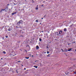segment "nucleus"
Masks as SVG:
<instances>
[{
    "label": "nucleus",
    "instance_id": "obj_53",
    "mask_svg": "<svg viewBox=\"0 0 76 76\" xmlns=\"http://www.w3.org/2000/svg\"><path fill=\"white\" fill-rule=\"evenodd\" d=\"M75 73V74H76V73Z\"/></svg>",
    "mask_w": 76,
    "mask_h": 76
},
{
    "label": "nucleus",
    "instance_id": "obj_6",
    "mask_svg": "<svg viewBox=\"0 0 76 76\" xmlns=\"http://www.w3.org/2000/svg\"><path fill=\"white\" fill-rule=\"evenodd\" d=\"M68 51V50H67V49L66 48H65L64 49V52H67Z\"/></svg>",
    "mask_w": 76,
    "mask_h": 76
},
{
    "label": "nucleus",
    "instance_id": "obj_2",
    "mask_svg": "<svg viewBox=\"0 0 76 76\" xmlns=\"http://www.w3.org/2000/svg\"><path fill=\"white\" fill-rule=\"evenodd\" d=\"M59 34H61V35H63V31H61L59 32Z\"/></svg>",
    "mask_w": 76,
    "mask_h": 76
},
{
    "label": "nucleus",
    "instance_id": "obj_18",
    "mask_svg": "<svg viewBox=\"0 0 76 76\" xmlns=\"http://www.w3.org/2000/svg\"><path fill=\"white\" fill-rule=\"evenodd\" d=\"M13 4H14V5H16L17 4H15V3H14Z\"/></svg>",
    "mask_w": 76,
    "mask_h": 76
},
{
    "label": "nucleus",
    "instance_id": "obj_20",
    "mask_svg": "<svg viewBox=\"0 0 76 76\" xmlns=\"http://www.w3.org/2000/svg\"><path fill=\"white\" fill-rule=\"evenodd\" d=\"M26 47H29V48H30V47H29V45H27Z\"/></svg>",
    "mask_w": 76,
    "mask_h": 76
},
{
    "label": "nucleus",
    "instance_id": "obj_47",
    "mask_svg": "<svg viewBox=\"0 0 76 76\" xmlns=\"http://www.w3.org/2000/svg\"><path fill=\"white\" fill-rule=\"evenodd\" d=\"M40 25L41 24V23H40Z\"/></svg>",
    "mask_w": 76,
    "mask_h": 76
},
{
    "label": "nucleus",
    "instance_id": "obj_50",
    "mask_svg": "<svg viewBox=\"0 0 76 76\" xmlns=\"http://www.w3.org/2000/svg\"><path fill=\"white\" fill-rule=\"evenodd\" d=\"M49 43H51V42H49Z\"/></svg>",
    "mask_w": 76,
    "mask_h": 76
},
{
    "label": "nucleus",
    "instance_id": "obj_42",
    "mask_svg": "<svg viewBox=\"0 0 76 76\" xmlns=\"http://www.w3.org/2000/svg\"><path fill=\"white\" fill-rule=\"evenodd\" d=\"M62 52H64V50H62Z\"/></svg>",
    "mask_w": 76,
    "mask_h": 76
},
{
    "label": "nucleus",
    "instance_id": "obj_8",
    "mask_svg": "<svg viewBox=\"0 0 76 76\" xmlns=\"http://www.w3.org/2000/svg\"><path fill=\"white\" fill-rule=\"evenodd\" d=\"M36 10H38V5H37L36 8Z\"/></svg>",
    "mask_w": 76,
    "mask_h": 76
},
{
    "label": "nucleus",
    "instance_id": "obj_27",
    "mask_svg": "<svg viewBox=\"0 0 76 76\" xmlns=\"http://www.w3.org/2000/svg\"><path fill=\"white\" fill-rule=\"evenodd\" d=\"M32 1L33 2V3H34V1L33 0H32Z\"/></svg>",
    "mask_w": 76,
    "mask_h": 76
},
{
    "label": "nucleus",
    "instance_id": "obj_43",
    "mask_svg": "<svg viewBox=\"0 0 76 76\" xmlns=\"http://www.w3.org/2000/svg\"><path fill=\"white\" fill-rule=\"evenodd\" d=\"M32 57H34V56L32 55Z\"/></svg>",
    "mask_w": 76,
    "mask_h": 76
},
{
    "label": "nucleus",
    "instance_id": "obj_39",
    "mask_svg": "<svg viewBox=\"0 0 76 76\" xmlns=\"http://www.w3.org/2000/svg\"><path fill=\"white\" fill-rule=\"evenodd\" d=\"M16 34H17V33H16V34H15V35H16Z\"/></svg>",
    "mask_w": 76,
    "mask_h": 76
},
{
    "label": "nucleus",
    "instance_id": "obj_44",
    "mask_svg": "<svg viewBox=\"0 0 76 76\" xmlns=\"http://www.w3.org/2000/svg\"><path fill=\"white\" fill-rule=\"evenodd\" d=\"M42 19H43V18H42Z\"/></svg>",
    "mask_w": 76,
    "mask_h": 76
},
{
    "label": "nucleus",
    "instance_id": "obj_45",
    "mask_svg": "<svg viewBox=\"0 0 76 76\" xmlns=\"http://www.w3.org/2000/svg\"><path fill=\"white\" fill-rule=\"evenodd\" d=\"M75 51H76V49L75 50Z\"/></svg>",
    "mask_w": 76,
    "mask_h": 76
},
{
    "label": "nucleus",
    "instance_id": "obj_35",
    "mask_svg": "<svg viewBox=\"0 0 76 76\" xmlns=\"http://www.w3.org/2000/svg\"><path fill=\"white\" fill-rule=\"evenodd\" d=\"M24 70H26V68H24Z\"/></svg>",
    "mask_w": 76,
    "mask_h": 76
},
{
    "label": "nucleus",
    "instance_id": "obj_22",
    "mask_svg": "<svg viewBox=\"0 0 76 76\" xmlns=\"http://www.w3.org/2000/svg\"><path fill=\"white\" fill-rule=\"evenodd\" d=\"M18 63H20V61H18Z\"/></svg>",
    "mask_w": 76,
    "mask_h": 76
},
{
    "label": "nucleus",
    "instance_id": "obj_36",
    "mask_svg": "<svg viewBox=\"0 0 76 76\" xmlns=\"http://www.w3.org/2000/svg\"><path fill=\"white\" fill-rule=\"evenodd\" d=\"M41 32H44V31H42Z\"/></svg>",
    "mask_w": 76,
    "mask_h": 76
},
{
    "label": "nucleus",
    "instance_id": "obj_49",
    "mask_svg": "<svg viewBox=\"0 0 76 76\" xmlns=\"http://www.w3.org/2000/svg\"><path fill=\"white\" fill-rule=\"evenodd\" d=\"M57 35H58V36H59V35H58V34H57Z\"/></svg>",
    "mask_w": 76,
    "mask_h": 76
},
{
    "label": "nucleus",
    "instance_id": "obj_19",
    "mask_svg": "<svg viewBox=\"0 0 76 76\" xmlns=\"http://www.w3.org/2000/svg\"><path fill=\"white\" fill-rule=\"evenodd\" d=\"M44 4H42V5H41V6H42V7H43V6H44Z\"/></svg>",
    "mask_w": 76,
    "mask_h": 76
},
{
    "label": "nucleus",
    "instance_id": "obj_9",
    "mask_svg": "<svg viewBox=\"0 0 76 76\" xmlns=\"http://www.w3.org/2000/svg\"><path fill=\"white\" fill-rule=\"evenodd\" d=\"M34 67H35L36 69H37L38 68V66H34Z\"/></svg>",
    "mask_w": 76,
    "mask_h": 76
},
{
    "label": "nucleus",
    "instance_id": "obj_46",
    "mask_svg": "<svg viewBox=\"0 0 76 76\" xmlns=\"http://www.w3.org/2000/svg\"><path fill=\"white\" fill-rule=\"evenodd\" d=\"M22 66H23V65L22 64Z\"/></svg>",
    "mask_w": 76,
    "mask_h": 76
},
{
    "label": "nucleus",
    "instance_id": "obj_51",
    "mask_svg": "<svg viewBox=\"0 0 76 76\" xmlns=\"http://www.w3.org/2000/svg\"><path fill=\"white\" fill-rule=\"evenodd\" d=\"M3 28H4V26H3Z\"/></svg>",
    "mask_w": 76,
    "mask_h": 76
},
{
    "label": "nucleus",
    "instance_id": "obj_23",
    "mask_svg": "<svg viewBox=\"0 0 76 76\" xmlns=\"http://www.w3.org/2000/svg\"><path fill=\"white\" fill-rule=\"evenodd\" d=\"M46 48H48V46H46Z\"/></svg>",
    "mask_w": 76,
    "mask_h": 76
},
{
    "label": "nucleus",
    "instance_id": "obj_15",
    "mask_svg": "<svg viewBox=\"0 0 76 76\" xmlns=\"http://www.w3.org/2000/svg\"><path fill=\"white\" fill-rule=\"evenodd\" d=\"M36 22H38V20H36Z\"/></svg>",
    "mask_w": 76,
    "mask_h": 76
},
{
    "label": "nucleus",
    "instance_id": "obj_11",
    "mask_svg": "<svg viewBox=\"0 0 76 76\" xmlns=\"http://www.w3.org/2000/svg\"><path fill=\"white\" fill-rule=\"evenodd\" d=\"M39 41H42V39L41 38H39Z\"/></svg>",
    "mask_w": 76,
    "mask_h": 76
},
{
    "label": "nucleus",
    "instance_id": "obj_10",
    "mask_svg": "<svg viewBox=\"0 0 76 76\" xmlns=\"http://www.w3.org/2000/svg\"><path fill=\"white\" fill-rule=\"evenodd\" d=\"M11 30H12V29L9 28V29H8V31H11Z\"/></svg>",
    "mask_w": 76,
    "mask_h": 76
},
{
    "label": "nucleus",
    "instance_id": "obj_13",
    "mask_svg": "<svg viewBox=\"0 0 76 76\" xmlns=\"http://www.w3.org/2000/svg\"><path fill=\"white\" fill-rule=\"evenodd\" d=\"M50 54H49L47 55V57H50Z\"/></svg>",
    "mask_w": 76,
    "mask_h": 76
},
{
    "label": "nucleus",
    "instance_id": "obj_52",
    "mask_svg": "<svg viewBox=\"0 0 76 76\" xmlns=\"http://www.w3.org/2000/svg\"><path fill=\"white\" fill-rule=\"evenodd\" d=\"M23 10H24V9H23Z\"/></svg>",
    "mask_w": 76,
    "mask_h": 76
},
{
    "label": "nucleus",
    "instance_id": "obj_5",
    "mask_svg": "<svg viewBox=\"0 0 76 76\" xmlns=\"http://www.w3.org/2000/svg\"><path fill=\"white\" fill-rule=\"evenodd\" d=\"M71 50H73V48H69L68 49V51H71Z\"/></svg>",
    "mask_w": 76,
    "mask_h": 76
},
{
    "label": "nucleus",
    "instance_id": "obj_40",
    "mask_svg": "<svg viewBox=\"0 0 76 76\" xmlns=\"http://www.w3.org/2000/svg\"><path fill=\"white\" fill-rule=\"evenodd\" d=\"M17 73H18V71H17Z\"/></svg>",
    "mask_w": 76,
    "mask_h": 76
},
{
    "label": "nucleus",
    "instance_id": "obj_24",
    "mask_svg": "<svg viewBox=\"0 0 76 76\" xmlns=\"http://www.w3.org/2000/svg\"><path fill=\"white\" fill-rule=\"evenodd\" d=\"M47 54H49V52L48 51L47 52Z\"/></svg>",
    "mask_w": 76,
    "mask_h": 76
},
{
    "label": "nucleus",
    "instance_id": "obj_21",
    "mask_svg": "<svg viewBox=\"0 0 76 76\" xmlns=\"http://www.w3.org/2000/svg\"><path fill=\"white\" fill-rule=\"evenodd\" d=\"M37 61H38V60H36V61H35V63H36V62H37Z\"/></svg>",
    "mask_w": 76,
    "mask_h": 76
},
{
    "label": "nucleus",
    "instance_id": "obj_14",
    "mask_svg": "<svg viewBox=\"0 0 76 76\" xmlns=\"http://www.w3.org/2000/svg\"><path fill=\"white\" fill-rule=\"evenodd\" d=\"M64 31H66V28H65L64 29Z\"/></svg>",
    "mask_w": 76,
    "mask_h": 76
},
{
    "label": "nucleus",
    "instance_id": "obj_29",
    "mask_svg": "<svg viewBox=\"0 0 76 76\" xmlns=\"http://www.w3.org/2000/svg\"><path fill=\"white\" fill-rule=\"evenodd\" d=\"M16 28H18V26H16Z\"/></svg>",
    "mask_w": 76,
    "mask_h": 76
},
{
    "label": "nucleus",
    "instance_id": "obj_33",
    "mask_svg": "<svg viewBox=\"0 0 76 76\" xmlns=\"http://www.w3.org/2000/svg\"><path fill=\"white\" fill-rule=\"evenodd\" d=\"M25 51H26V53H27V51H26V50H25Z\"/></svg>",
    "mask_w": 76,
    "mask_h": 76
},
{
    "label": "nucleus",
    "instance_id": "obj_31",
    "mask_svg": "<svg viewBox=\"0 0 76 76\" xmlns=\"http://www.w3.org/2000/svg\"><path fill=\"white\" fill-rule=\"evenodd\" d=\"M9 4H7V6H9Z\"/></svg>",
    "mask_w": 76,
    "mask_h": 76
},
{
    "label": "nucleus",
    "instance_id": "obj_7",
    "mask_svg": "<svg viewBox=\"0 0 76 76\" xmlns=\"http://www.w3.org/2000/svg\"><path fill=\"white\" fill-rule=\"evenodd\" d=\"M16 14V12H15L13 13L12 14V15H15V14Z\"/></svg>",
    "mask_w": 76,
    "mask_h": 76
},
{
    "label": "nucleus",
    "instance_id": "obj_12",
    "mask_svg": "<svg viewBox=\"0 0 76 76\" xmlns=\"http://www.w3.org/2000/svg\"><path fill=\"white\" fill-rule=\"evenodd\" d=\"M25 58H26V59H29V57H26Z\"/></svg>",
    "mask_w": 76,
    "mask_h": 76
},
{
    "label": "nucleus",
    "instance_id": "obj_3",
    "mask_svg": "<svg viewBox=\"0 0 76 76\" xmlns=\"http://www.w3.org/2000/svg\"><path fill=\"white\" fill-rule=\"evenodd\" d=\"M6 10V9H1V10L0 11V13H1V12H3V11H4V10Z\"/></svg>",
    "mask_w": 76,
    "mask_h": 76
},
{
    "label": "nucleus",
    "instance_id": "obj_28",
    "mask_svg": "<svg viewBox=\"0 0 76 76\" xmlns=\"http://www.w3.org/2000/svg\"><path fill=\"white\" fill-rule=\"evenodd\" d=\"M6 38H8V36H6Z\"/></svg>",
    "mask_w": 76,
    "mask_h": 76
},
{
    "label": "nucleus",
    "instance_id": "obj_48",
    "mask_svg": "<svg viewBox=\"0 0 76 76\" xmlns=\"http://www.w3.org/2000/svg\"><path fill=\"white\" fill-rule=\"evenodd\" d=\"M55 40H57V39H55Z\"/></svg>",
    "mask_w": 76,
    "mask_h": 76
},
{
    "label": "nucleus",
    "instance_id": "obj_25",
    "mask_svg": "<svg viewBox=\"0 0 76 76\" xmlns=\"http://www.w3.org/2000/svg\"><path fill=\"white\" fill-rule=\"evenodd\" d=\"M29 56H31V54H29Z\"/></svg>",
    "mask_w": 76,
    "mask_h": 76
},
{
    "label": "nucleus",
    "instance_id": "obj_54",
    "mask_svg": "<svg viewBox=\"0 0 76 76\" xmlns=\"http://www.w3.org/2000/svg\"><path fill=\"white\" fill-rule=\"evenodd\" d=\"M26 1V0H25Z\"/></svg>",
    "mask_w": 76,
    "mask_h": 76
},
{
    "label": "nucleus",
    "instance_id": "obj_17",
    "mask_svg": "<svg viewBox=\"0 0 76 76\" xmlns=\"http://www.w3.org/2000/svg\"><path fill=\"white\" fill-rule=\"evenodd\" d=\"M66 75H68V74H69V72H67Z\"/></svg>",
    "mask_w": 76,
    "mask_h": 76
},
{
    "label": "nucleus",
    "instance_id": "obj_32",
    "mask_svg": "<svg viewBox=\"0 0 76 76\" xmlns=\"http://www.w3.org/2000/svg\"><path fill=\"white\" fill-rule=\"evenodd\" d=\"M19 31H20V32H21V31H22L21 30H20Z\"/></svg>",
    "mask_w": 76,
    "mask_h": 76
},
{
    "label": "nucleus",
    "instance_id": "obj_37",
    "mask_svg": "<svg viewBox=\"0 0 76 76\" xmlns=\"http://www.w3.org/2000/svg\"><path fill=\"white\" fill-rule=\"evenodd\" d=\"M61 50H62L63 51V49H61Z\"/></svg>",
    "mask_w": 76,
    "mask_h": 76
},
{
    "label": "nucleus",
    "instance_id": "obj_4",
    "mask_svg": "<svg viewBox=\"0 0 76 76\" xmlns=\"http://www.w3.org/2000/svg\"><path fill=\"white\" fill-rule=\"evenodd\" d=\"M36 50H39V47L37 45L36 47Z\"/></svg>",
    "mask_w": 76,
    "mask_h": 76
},
{
    "label": "nucleus",
    "instance_id": "obj_34",
    "mask_svg": "<svg viewBox=\"0 0 76 76\" xmlns=\"http://www.w3.org/2000/svg\"><path fill=\"white\" fill-rule=\"evenodd\" d=\"M3 38V39H4V37H2Z\"/></svg>",
    "mask_w": 76,
    "mask_h": 76
},
{
    "label": "nucleus",
    "instance_id": "obj_1",
    "mask_svg": "<svg viewBox=\"0 0 76 76\" xmlns=\"http://www.w3.org/2000/svg\"><path fill=\"white\" fill-rule=\"evenodd\" d=\"M22 23V20H20L19 22H17V25H18V26H20V23Z\"/></svg>",
    "mask_w": 76,
    "mask_h": 76
},
{
    "label": "nucleus",
    "instance_id": "obj_26",
    "mask_svg": "<svg viewBox=\"0 0 76 76\" xmlns=\"http://www.w3.org/2000/svg\"><path fill=\"white\" fill-rule=\"evenodd\" d=\"M46 16V15H45L44 16V18H45V17Z\"/></svg>",
    "mask_w": 76,
    "mask_h": 76
},
{
    "label": "nucleus",
    "instance_id": "obj_38",
    "mask_svg": "<svg viewBox=\"0 0 76 76\" xmlns=\"http://www.w3.org/2000/svg\"><path fill=\"white\" fill-rule=\"evenodd\" d=\"M1 60H3V58H1Z\"/></svg>",
    "mask_w": 76,
    "mask_h": 76
},
{
    "label": "nucleus",
    "instance_id": "obj_16",
    "mask_svg": "<svg viewBox=\"0 0 76 76\" xmlns=\"http://www.w3.org/2000/svg\"><path fill=\"white\" fill-rule=\"evenodd\" d=\"M3 53H4V54H6V52L4 51L3 52Z\"/></svg>",
    "mask_w": 76,
    "mask_h": 76
},
{
    "label": "nucleus",
    "instance_id": "obj_41",
    "mask_svg": "<svg viewBox=\"0 0 76 76\" xmlns=\"http://www.w3.org/2000/svg\"><path fill=\"white\" fill-rule=\"evenodd\" d=\"M43 3H45V1H43Z\"/></svg>",
    "mask_w": 76,
    "mask_h": 76
},
{
    "label": "nucleus",
    "instance_id": "obj_30",
    "mask_svg": "<svg viewBox=\"0 0 76 76\" xmlns=\"http://www.w3.org/2000/svg\"><path fill=\"white\" fill-rule=\"evenodd\" d=\"M66 75H67V72H66L65 73Z\"/></svg>",
    "mask_w": 76,
    "mask_h": 76
}]
</instances>
